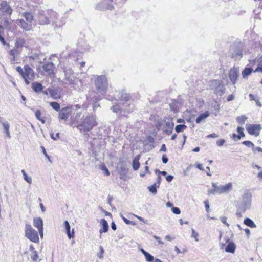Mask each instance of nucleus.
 Returning <instances> with one entry per match:
<instances>
[{
  "label": "nucleus",
  "mask_w": 262,
  "mask_h": 262,
  "mask_svg": "<svg viewBox=\"0 0 262 262\" xmlns=\"http://www.w3.org/2000/svg\"><path fill=\"white\" fill-rule=\"evenodd\" d=\"M251 203L252 193L249 190H246L237 203V215L242 216L243 213L250 209Z\"/></svg>",
  "instance_id": "f257e3e1"
},
{
  "label": "nucleus",
  "mask_w": 262,
  "mask_h": 262,
  "mask_svg": "<svg viewBox=\"0 0 262 262\" xmlns=\"http://www.w3.org/2000/svg\"><path fill=\"white\" fill-rule=\"evenodd\" d=\"M97 125L96 117L93 115H88L76 127L80 132L86 134L88 132H91L92 128Z\"/></svg>",
  "instance_id": "f03ea898"
},
{
  "label": "nucleus",
  "mask_w": 262,
  "mask_h": 262,
  "mask_svg": "<svg viewBox=\"0 0 262 262\" xmlns=\"http://www.w3.org/2000/svg\"><path fill=\"white\" fill-rule=\"evenodd\" d=\"M95 86L97 91L100 93H105L108 86V83L106 77L104 75L97 76L95 81Z\"/></svg>",
  "instance_id": "7ed1b4c3"
},
{
  "label": "nucleus",
  "mask_w": 262,
  "mask_h": 262,
  "mask_svg": "<svg viewBox=\"0 0 262 262\" xmlns=\"http://www.w3.org/2000/svg\"><path fill=\"white\" fill-rule=\"evenodd\" d=\"M25 236L31 242L38 243L39 237L37 232L30 224H26L25 228Z\"/></svg>",
  "instance_id": "20e7f679"
},
{
  "label": "nucleus",
  "mask_w": 262,
  "mask_h": 262,
  "mask_svg": "<svg viewBox=\"0 0 262 262\" xmlns=\"http://www.w3.org/2000/svg\"><path fill=\"white\" fill-rule=\"evenodd\" d=\"M210 89L217 95H221L225 92L224 85L223 82L220 80H213L210 82Z\"/></svg>",
  "instance_id": "39448f33"
},
{
  "label": "nucleus",
  "mask_w": 262,
  "mask_h": 262,
  "mask_svg": "<svg viewBox=\"0 0 262 262\" xmlns=\"http://www.w3.org/2000/svg\"><path fill=\"white\" fill-rule=\"evenodd\" d=\"M24 69V72L22 77L26 84L28 85L30 81H33L35 78L34 72L29 65H25Z\"/></svg>",
  "instance_id": "423d86ee"
},
{
  "label": "nucleus",
  "mask_w": 262,
  "mask_h": 262,
  "mask_svg": "<svg viewBox=\"0 0 262 262\" xmlns=\"http://www.w3.org/2000/svg\"><path fill=\"white\" fill-rule=\"evenodd\" d=\"M163 130L168 135L172 133L174 123L172 118H166L163 121Z\"/></svg>",
  "instance_id": "0eeeda50"
},
{
  "label": "nucleus",
  "mask_w": 262,
  "mask_h": 262,
  "mask_svg": "<svg viewBox=\"0 0 262 262\" xmlns=\"http://www.w3.org/2000/svg\"><path fill=\"white\" fill-rule=\"evenodd\" d=\"M246 129L248 133L251 135L258 136L259 135V132L262 127L260 124H246Z\"/></svg>",
  "instance_id": "6e6552de"
},
{
  "label": "nucleus",
  "mask_w": 262,
  "mask_h": 262,
  "mask_svg": "<svg viewBox=\"0 0 262 262\" xmlns=\"http://www.w3.org/2000/svg\"><path fill=\"white\" fill-rule=\"evenodd\" d=\"M239 76L238 70L233 67L231 68L229 72V77L233 84H235L238 77Z\"/></svg>",
  "instance_id": "1a4fd4ad"
},
{
  "label": "nucleus",
  "mask_w": 262,
  "mask_h": 262,
  "mask_svg": "<svg viewBox=\"0 0 262 262\" xmlns=\"http://www.w3.org/2000/svg\"><path fill=\"white\" fill-rule=\"evenodd\" d=\"M18 25L25 31H29L32 29V25L28 23V21H25L23 19H18L17 20Z\"/></svg>",
  "instance_id": "9d476101"
},
{
  "label": "nucleus",
  "mask_w": 262,
  "mask_h": 262,
  "mask_svg": "<svg viewBox=\"0 0 262 262\" xmlns=\"http://www.w3.org/2000/svg\"><path fill=\"white\" fill-rule=\"evenodd\" d=\"M218 194L228 193L232 189V184L229 183L225 185H217Z\"/></svg>",
  "instance_id": "9b49d317"
},
{
  "label": "nucleus",
  "mask_w": 262,
  "mask_h": 262,
  "mask_svg": "<svg viewBox=\"0 0 262 262\" xmlns=\"http://www.w3.org/2000/svg\"><path fill=\"white\" fill-rule=\"evenodd\" d=\"M0 10L5 13L11 15L12 13V9L6 1H3L0 4Z\"/></svg>",
  "instance_id": "f8f14e48"
},
{
  "label": "nucleus",
  "mask_w": 262,
  "mask_h": 262,
  "mask_svg": "<svg viewBox=\"0 0 262 262\" xmlns=\"http://www.w3.org/2000/svg\"><path fill=\"white\" fill-rule=\"evenodd\" d=\"M70 115L71 109L69 107H63L61 110L59 114V118L60 119L67 120Z\"/></svg>",
  "instance_id": "ddd939ff"
},
{
  "label": "nucleus",
  "mask_w": 262,
  "mask_h": 262,
  "mask_svg": "<svg viewBox=\"0 0 262 262\" xmlns=\"http://www.w3.org/2000/svg\"><path fill=\"white\" fill-rule=\"evenodd\" d=\"M43 11L40 12L38 15V23L40 25H48L50 23L49 18L43 14Z\"/></svg>",
  "instance_id": "4468645a"
},
{
  "label": "nucleus",
  "mask_w": 262,
  "mask_h": 262,
  "mask_svg": "<svg viewBox=\"0 0 262 262\" xmlns=\"http://www.w3.org/2000/svg\"><path fill=\"white\" fill-rule=\"evenodd\" d=\"M42 68L43 70L50 76H53V64L51 62H49L43 66Z\"/></svg>",
  "instance_id": "2eb2a0df"
},
{
  "label": "nucleus",
  "mask_w": 262,
  "mask_h": 262,
  "mask_svg": "<svg viewBox=\"0 0 262 262\" xmlns=\"http://www.w3.org/2000/svg\"><path fill=\"white\" fill-rule=\"evenodd\" d=\"M65 79L69 83L72 84L74 81L73 73L71 70L68 69L64 71Z\"/></svg>",
  "instance_id": "dca6fc26"
},
{
  "label": "nucleus",
  "mask_w": 262,
  "mask_h": 262,
  "mask_svg": "<svg viewBox=\"0 0 262 262\" xmlns=\"http://www.w3.org/2000/svg\"><path fill=\"white\" fill-rule=\"evenodd\" d=\"M47 90L48 91L51 97L53 99H57L60 98V94L58 92L57 90L53 89L52 88H48Z\"/></svg>",
  "instance_id": "f3484780"
},
{
  "label": "nucleus",
  "mask_w": 262,
  "mask_h": 262,
  "mask_svg": "<svg viewBox=\"0 0 262 262\" xmlns=\"http://www.w3.org/2000/svg\"><path fill=\"white\" fill-rule=\"evenodd\" d=\"M209 116L208 111H206L203 113L200 114L196 119V122L197 123H201L203 120L206 119Z\"/></svg>",
  "instance_id": "a211bd4d"
},
{
  "label": "nucleus",
  "mask_w": 262,
  "mask_h": 262,
  "mask_svg": "<svg viewBox=\"0 0 262 262\" xmlns=\"http://www.w3.org/2000/svg\"><path fill=\"white\" fill-rule=\"evenodd\" d=\"M33 225L38 229L43 228V221L40 217L34 218Z\"/></svg>",
  "instance_id": "6ab92c4d"
},
{
  "label": "nucleus",
  "mask_w": 262,
  "mask_h": 262,
  "mask_svg": "<svg viewBox=\"0 0 262 262\" xmlns=\"http://www.w3.org/2000/svg\"><path fill=\"white\" fill-rule=\"evenodd\" d=\"M21 15L25 18L27 21L30 24H32L34 19V16L31 13L24 12L21 13Z\"/></svg>",
  "instance_id": "aec40b11"
},
{
  "label": "nucleus",
  "mask_w": 262,
  "mask_h": 262,
  "mask_svg": "<svg viewBox=\"0 0 262 262\" xmlns=\"http://www.w3.org/2000/svg\"><path fill=\"white\" fill-rule=\"evenodd\" d=\"M20 52L18 51V49L14 47V48L12 49L10 51V55L12 57V58L11 59V61L12 63H14L15 61V58L16 56L18 55L19 54Z\"/></svg>",
  "instance_id": "412c9836"
},
{
  "label": "nucleus",
  "mask_w": 262,
  "mask_h": 262,
  "mask_svg": "<svg viewBox=\"0 0 262 262\" xmlns=\"http://www.w3.org/2000/svg\"><path fill=\"white\" fill-rule=\"evenodd\" d=\"M32 88L35 92L39 93L43 90V87L40 83L35 82L32 83Z\"/></svg>",
  "instance_id": "4be33fe9"
},
{
  "label": "nucleus",
  "mask_w": 262,
  "mask_h": 262,
  "mask_svg": "<svg viewBox=\"0 0 262 262\" xmlns=\"http://www.w3.org/2000/svg\"><path fill=\"white\" fill-rule=\"evenodd\" d=\"M65 225L66 230L67 231V235L69 238L71 239V238L74 237V232L73 229L72 232L71 233L70 232V226L69 222L67 221H66L64 223Z\"/></svg>",
  "instance_id": "5701e85b"
},
{
  "label": "nucleus",
  "mask_w": 262,
  "mask_h": 262,
  "mask_svg": "<svg viewBox=\"0 0 262 262\" xmlns=\"http://www.w3.org/2000/svg\"><path fill=\"white\" fill-rule=\"evenodd\" d=\"M101 224H102V229L100 230V233L101 234L103 232H106L108 230V225L107 221L104 219L101 220Z\"/></svg>",
  "instance_id": "b1692460"
},
{
  "label": "nucleus",
  "mask_w": 262,
  "mask_h": 262,
  "mask_svg": "<svg viewBox=\"0 0 262 262\" xmlns=\"http://www.w3.org/2000/svg\"><path fill=\"white\" fill-rule=\"evenodd\" d=\"M140 157V155H138L133 160L132 166L134 170H137L140 167V163L139 162Z\"/></svg>",
  "instance_id": "393cba45"
},
{
  "label": "nucleus",
  "mask_w": 262,
  "mask_h": 262,
  "mask_svg": "<svg viewBox=\"0 0 262 262\" xmlns=\"http://www.w3.org/2000/svg\"><path fill=\"white\" fill-rule=\"evenodd\" d=\"M236 246L232 242L229 243L225 249V251L228 253H234L235 250Z\"/></svg>",
  "instance_id": "a878e982"
},
{
  "label": "nucleus",
  "mask_w": 262,
  "mask_h": 262,
  "mask_svg": "<svg viewBox=\"0 0 262 262\" xmlns=\"http://www.w3.org/2000/svg\"><path fill=\"white\" fill-rule=\"evenodd\" d=\"M25 44V40L23 38H17L15 40V47L17 49L21 48L24 46Z\"/></svg>",
  "instance_id": "bb28decb"
},
{
  "label": "nucleus",
  "mask_w": 262,
  "mask_h": 262,
  "mask_svg": "<svg viewBox=\"0 0 262 262\" xmlns=\"http://www.w3.org/2000/svg\"><path fill=\"white\" fill-rule=\"evenodd\" d=\"M111 110L113 112L117 114H120L122 112H125V110L122 108L120 104H116L113 105L111 107Z\"/></svg>",
  "instance_id": "cd10ccee"
},
{
  "label": "nucleus",
  "mask_w": 262,
  "mask_h": 262,
  "mask_svg": "<svg viewBox=\"0 0 262 262\" xmlns=\"http://www.w3.org/2000/svg\"><path fill=\"white\" fill-rule=\"evenodd\" d=\"M232 58L235 60H239L242 57V52L239 49L236 50L234 53L232 54Z\"/></svg>",
  "instance_id": "c85d7f7f"
},
{
  "label": "nucleus",
  "mask_w": 262,
  "mask_h": 262,
  "mask_svg": "<svg viewBox=\"0 0 262 262\" xmlns=\"http://www.w3.org/2000/svg\"><path fill=\"white\" fill-rule=\"evenodd\" d=\"M244 223L250 227V228H255L256 227V224L254 223V222L250 218L247 217L246 218L244 221Z\"/></svg>",
  "instance_id": "c756f323"
},
{
  "label": "nucleus",
  "mask_w": 262,
  "mask_h": 262,
  "mask_svg": "<svg viewBox=\"0 0 262 262\" xmlns=\"http://www.w3.org/2000/svg\"><path fill=\"white\" fill-rule=\"evenodd\" d=\"M4 130L6 134V136L9 138H10V134L9 132L10 125L8 122H2Z\"/></svg>",
  "instance_id": "7c9ffc66"
},
{
  "label": "nucleus",
  "mask_w": 262,
  "mask_h": 262,
  "mask_svg": "<svg viewBox=\"0 0 262 262\" xmlns=\"http://www.w3.org/2000/svg\"><path fill=\"white\" fill-rule=\"evenodd\" d=\"M248 119V118L246 117L245 115H242L240 116H238L236 118V120L237 122L242 126L244 124L245 121Z\"/></svg>",
  "instance_id": "2f4dec72"
},
{
  "label": "nucleus",
  "mask_w": 262,
  "mask_h": 262,
  "mask_svg": "<svg viewBox=\"0 0 262 262\" xmlns=\"http://www.w3.org/2000/svg\"><path fill=\"white\" fill-rule=\"evenodd\" d=\"M212 187L213 188L212 189H210L208 190L207 194L208 195L213 194L215 193H218V191L217 190V184L215 183H212Z\"/></svg>",
  "instance_id": "473e14b6"
},
{
  "label": "nucleus",
  "mask_w": 262,
  "mask_h": 262,
  "mask_svg": "<svg viewBox=\"0 0 262 262\" xmlns=\"http://www.w3.org/2000/svg\"><path fill=\"white\" fill-rule=\"evenodd\" d=\"M31 258L33 261V262H39L41 259H39V256L37 251H34L31 253Z\"/></svg>",
  "instance_id": "72a5a7b5"
},
{
  "label": "nucleus",
  "mask_w": 262,
  "mask_h": 262,
  "mask_svg": "<svg viewBox=\"0 0 262 262\" xmlns=\"http://www.w3.org/2000/svg\"><path fill=\"white\" fill-rule=\"evenodd\" d=\"M129 98L128 95L123 92H122L118 96V98L121 101H127L129 100Z\"/></svg>",
  "instance_id": "f704fd0d"
},
{
  "label": "nucleus",
  "mask_w": 262,
  "mask_h": 262,
  "mask_svg": "<svg viewBox=\"0 0 262 262\" xmlns=\"http://www.w3.org/2000/svg\"><path fill=\"white\" fill-rule=\"evenodd\" d=\"M258 66L257 68L254 71V72H260L262 73V55L257 60Z\"/></svg>",
  "instance_id": "c9c22d12"
},
{
  "label": "nucleus",
  "mask_w": 262,
  "mask_h": 262,
  "mask_svg": "<svg viewBox=\"0 0 262 262\" xmlns=\"http://www.w3.org/2000/svg\"><path fill=\"white\" fill-rule=\"evenodd\" d=\"M253 69L251 68H246L242 73L243 78H245L246 77L250 75Z\"/></svg>",
  "instance_id": "e433bc0d"
},
{
  "label": "nucleus",
  "mask_w": 262,
  "mask_h": 262,
  "mask_svg": "<svg viewBox=\"0 0 262 262\" xmlns=\"http://www.w3.org/2000/svg\"><path fill=\"white\" fill-rule=\"evenodd\" d=\"M112 0H105L103 2V4L105 5L104 8L106 9L112 10L113 9L114 6L113 5L110 4L109 3H111Z\"/></svg>",
  "instance_id": "4c0bfd02"
},
{
  "label": "nucleus",
  "mask_w": 262,
  "mask_h": 262,
  "mask_svg": "<svg viewBox=\"0 0 262 262\" xmlns=\"http://www.w3.org/2000/svg\"><path fill=\"white\" fill-rule=\"evenodd\" d=\"M178 102L176 101H173L169 104L170 110L172 111L176 112L178 110Z\"/></svg>",
  "instance_id": "58836bf2"
},
{
  "label": "nucleus",
  "mask_w": 262,
  "mask_h": 262,
  "mask_svg": "<svg viewBox=\"0 0 262 262\" xmlns=\"http://www.w3.org/2000/svg\"><path fill=\"white\" fill-rule=\"evenodd\" d=\"M186 125L184 124H179L177 125L175 127V130L177 133H179L183 131L184 129L186 128Z\"/></svg>",
  "instance_id": "ea45409f"
},
{
  "label": "nucleus",
  "mask_w": 262,
  "mask_h": 262,
  "mask_svg": "<svg viewBox=\"0 0 262 262\" xmlns=\"http://www.w3.org/2000/svg\"><path fill=\"white\" fill-rule=\"evenodd\" d=\"M157 185L155 183L154 185L149 186L148 187V189L150 192L155 194L157 192Z\"/></svg>",
  "instance_id": "a19ab883"
},
{
  "label": "nucleus",
  "mask_w": 262,
  "mask_h": 262,
  "mask_svg": "<svg viewBox=\"0 0 262 262\" xmlns=\"http://www.w3.org/2000/svg\"><path fill=\"white\" fill-rule=\"evenodd\" d=\"M50 106L55 110L59 111L60 106L58 103L56 102H52L50 103Z\"/></svg>",
  "instance_id": "79ce46f5"
},
{
  "label": "nucleus",
  "mask_w": 262,
  "mask_h": 262,
  "mask_svg": "<svg viewBox=\"0 0 262 262\" xmlns=\"http://www.w3.org/2000/svg\"><path fill=\"white\" fill-rule=\"evenodd\" d=\"M35 116L36 117V118L40 121L42 123H45V120L42 118H41V112L40 110H37L36 112H35Z\"/></svg>",
  "instance_id": "37998d69"
},
{
  "label": "nucleus",
  "mask_w": 262,
  "mask_h": 262,
  "mask_svg": "<svg viewBox=\"0 0 262 262\" xmlns=\"http://www.w3.org/2000/svg\"><path fill=\"white\" fill-rule=\"evenodd\" d=\"M146 261L148 262H152L155 259L154 257L149 253H147L146 255H144Z\"/></svg>",
  "instance_id": "c03bdc74"
},
{
  "label": "nucleus",
  "mask_w": 262,
  "mask_h": 262,
  "mask_svg": "<svg viewBox=\"0 0 262 262\" xmlns=\"http://www.w3.org/2000/svg\"><path fill=\"white\" fill-rule=\"evenodd\" d=\"M242 144L246 145V146L248 147H251L252 149L254 148V144L250 141H245L242 142Z\"/></svg>",
  "instance_id": "a18cd8bd"
},
{
  "label": "nucleus",
  "mask_w": 262,
  "mask_h": 262,
  "mask_svg": "<svg viewBox=\"0 0 262 262\" xmlns=\"http://www.w3.org/2000/svg\"><path fill=\"white\" fill-rule=\"evenodd\" d=\"M191 237L194 238L195 241L196 242H198L199 241V239L198 238V237L199 236V234L193 229H192V234H191Z\"/></svg>",
  "instance_id": "49530a36"
},
{
  "label": "nucleus",
  "mask_w": 262,
  "mask_h": 262,
  "mask_svg": "<svg viewBox=\"0 0 262 262\" xmlns=\"http://www.w3.org/2000/svg\"><path fill=\"white\" fill-rule=\"evenodd\" d=\"M237 132L240 134L241 137H245V134L244 133V128L242 126H238L237 128Z\"/></svg>",
  "instance_id": "de8ad7c7"
},
{
  "label": "nucleus",
  "mask_w": 262,
  "mask_h": 262,
  "mask_svg": "<svg viewBox=\"0 0 262 262\" xmlns=\"http://www.w3.org/2000/svg\"><path fill=\"white\" fill-rule=\"evenodd\" d=\"M99 249H100V252L98 254V257L100 259H102L103 257V253L104 252V250L102 246H100L99 247Z\"/></svg>",
  "instance_id": "09e8293b"
},
{
  "label": "nucleus",
  "mask_w": 262,
  "mask_h": 262,
  "mask_svg": "<svg viewBox=\"0 0 262 262\" xmlns=\"http://www.w3.org/2000/svg\"><path fill=\"white\" fill-rule=\"evenodd\" d=\"M171 210L175 214H179L181 212L180 209L178 207H173L171 208Z\"/></svg>",
  "instance_id": "8fccbe9b"
},
{
  "label": "nucleus",
  "mask_w": 262,
  "mask_h": 262,
  "mask_svg": "<svg viewBox=\"0 0 262 262\" xmlns=\"http://www.w3.org/2000/svg\"><path fill=\"white\" fill-rule=\"evenodd\" d=\"M121 217H122V219H123V220L124 221V222L127 225H129V224H132V225H134V223L133 221H129L128 220H127V219H126L125 217H124L122 214H121Z\"/></svg>",
  "instance_id": "3c124183"
},
{
  "label": "nucleus",
  "mask_w": 262,
  "mask_h": 262,
  "mask_svg": "<svg viewBox=\"0 0 262 262\" xmlns=\"http://www.w3.org/2000/svg\"><path fill=\"white\" fill-rule=\"evenodd\" d=\"M101 169L105 172V173L106 176L110 175V172L106 167L103 165L101 166Z\"/></svg>",
  "instance_id": "603ef678"
},
{
  "label": "nucleus",
  "mask_w": 262,
  "mask_h": 262,
  "mask_svg": "<svg viewBox=\"0 0 262 262\" xmlns=\"http://www.w3.org/2000/svg\"><path fill=\"white\" fill-rule=\"evenodd\" d=\"M220 219H221V221H222V222L225 224L227 227H229V224L227 222V217H225V216H221L220 217Z\"/></svg>",
  "instance_id": "864d4df0"
},
{
  "label": "nucleus",
  "mask_w": 262,
  "mask_h": 262,
  "mask_svg": "<svg viewBox=\"0 0 262 262\" xmlns=\"http://www.w3.org/2000/svg\"><path fill=\"white\" fill-rule=\"evenodd\" d=\"M24 179L29 184L32 183V178L30 177H28L27 174H25L24 176Z\"/></svg>",
  "instance_id": "5fc2aeb1"
},
{
  "label": "nucleus",
  "mask_w": 262,
  "mask_h": 262,
  "mask_svg": "<svg viewBox=\"0 0 262 262\" xmlns=\"http://www.w3.org/2000/svg\"><path fill=\"white\" fill-rule=\"evenodd\" d=\"M42 150V152L43 154V155H45V156L48 159V160L49 161H51L50 160V157L48 155L46 151V149L45 148L43 147V146H41V147Z\"/></svg>",
  "instance_id": "6e6d98bb"
},
{
  "label": "nucleus",
  "mask_w": 262,
  "mask_h": 262,
  "mask_svg": "<svg viewBox=\"0 0 262 262\" xmlns=\"http://www.w3.org/2000/svg\"><path fill=\"white\" fill-rule=\"evenodd\" d=\"M16 70L21 75V76H23L24 72L23 68L20 66H18L16 67Z\"/></svg>",
  "instance_id": "4d7b16f0"
},
{
  "label": "nucleus",
  "mask_w": 262,
  "mask_h": 262,
  "mask_svg": "<svg viewBox=\"0 0 262 262\" xmlns=\"http://www.w3.org/2000/svg\"><path fill=\"white\" fill-rule=\"evenodd\" d=\"M252 150L254 153H255L256 151L262 152V148L259 147H255L254 146V148L252 149Z\"/></svg>",
  "instance_id": "13d9d810"
},
{
  "label": "nucleus",
  "mask_w": 262,
  "mask_h": 262,
  "mask_svg": "<svg viewBox=\"0 0 262 262\" xmlns=\"http://www.w3.org/2000/svg\"><path fill=\"white\" fill-rule=\"evenodd\" d=\"M225 141L224 139H220L216 142V144L219 146H222L225 143Z\"/></svg>",
  "instance_id": "bf43d9fd"
},
{
  "label": "nucleus",
  "mask_w": 262,
  "mask_h": 262,
  "mask_svg": "<svg viewBox=\"0 0 262 262\" xmlns=\"http://www.w3.org/2000/svg\"><path fill=\"white\" fill-rule=\"evenodd\" d=\"M162 162L164 164H166L168 162V158L165 155H163L162 158Z\"/></svg>",
  "instance_id": "052dcab7"
},
{
  "label": "nucleus",
  "mask_w": 262,
  "mask_h": 262,
  "mask_svg": "<svg viewBox=\"0 0 262 262\" xmlns=\"http://www.w3.org/2000/svg\"><path fill=\"white\" fill-rule=\"evenodd\" d=\"M204 204H205V207L206 211L208 212L209 210V205L208 201H205L204 202Z\"/></svg>",
  "instance_id": "680f3d73"
},
{
  "label": "nucleus",
  "mask_w": 262,
  "mask_h": 262,
  "mask_svg": "<svg viewBox=\"0 0 262 262\" xmlns=\"http://www.w3.org/2000/svg\"><path fill=\"white\" fill-rule=\"evenodd\" d=\"M154 238L156 239L158 243L159 244H161V245H163L164 243L160 239V237L156 236V235H155L154 236Z\"/></svg>",
  "instance_id": "e2e57ef3"
},
{
  "label": "nucleus",
  "mask_w": 262,
  "mask_h": 262,
  "mask_svg": "<svg viewBox=\"0 0 262 262\" xmlns=\"http://www.w3.org/2000/svg\"><path fill=\"white\" fill-rule=\"evenodd\" d=\"M166 179L168 182H170L172 181V179H173V177L172 175H168L166 177Z\"/></svg>",
  "instance_id": "0e129e2a"
},
{
  "label": "nucleus",
  "mask_w": 262,
  "mask_h": 262,
  "mask_svg": "<svg viewBox=\"0 0 262 262\" xmlns=\"http://www.w3.org/2000/svg\"><path fill=\"white\" fill-rule=\"evenodd\" d=\"M245 233L247 235V238H249L250 235V231L248 228L245 229Z\"/></svg>",
  "instance_id": "69168bd1"
},
{
  "label": "nucleus",
  "mask_w": 262,
  "mask_h": 262,
  "mask_svg": "<svg viewBox=\"0 0 262 262\" xmlns=\"http://www.w3.org/2000/svg\"><path fill=\"white\" fill-rule=\"evenodd\" d=\"M217 135L215 133H213L207 136L208 138H217Z\"/></svg>",
  "instance_id": "338daca9"
},
{
  "label": "nucleus",
  "mask_w": 262,
  "mask_h": 262,
  "mask_svg": "<svg viewBox=\"0 0 262 262\" xmlns=\"http://www.w3.org/2000/svg\"><path fill=\"white\" fill-rule=\"evenodd\" d=\"M156 172H159V173L161 174L163 176H166L167 174V172L165 171H160L159 170H156Z\"/></svg>",
  "instance_id": "774afa93"
}]
</instances>
